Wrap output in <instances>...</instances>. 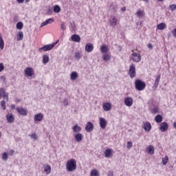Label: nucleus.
Here are the masks:
<instances>
[{
    "instance_id": "18",
    "label": "nucleus",
    "mask_w": 176,
    "mask_h": 176,
    "mask_svg": "<svg viewBox=\"0 0 176 176\" xmlns=\"http://www.w3.org/2000/svg\"><path fill=\"white\" fill-rule=\"evenodd\" d=\"M34 122H42L43 120V114L42 113H39L34 116Z\"/></svg>"
},
{
    "instance_id": "14",
    "label": "nucleus",
    "mask_w": 176,
    "mask_h": 176,
    "mask_svg": "<svg viewBox=\"0 0 176 176\" xmlns=\"http://www.w3.org/2000/svg\"><path fill=\"white\" fill-rule=\"evenodd\" d=\"M8 123H14V115L8 113L6 116Z\"/></svg>"
},
{
    "instance_id": "57",
    "label": "nucleus",
    "mask_w": 176,
    "mask_h": 176,
    "mask_svg": "<svg viewBox=\"0 0 176 176\" xmlns=\"http://www.w3.org/2000/svg\"><path fill=\"white\" fill-rule=\"evenodd\" d=\"M10 155L11 156H13V155H14V151L10 150Z\"/></svg>"
},
{
    "instance_id": "6",
    "label": "nucleus",
    "mask_w": 176,
    "mask_h": 176,
    "mask_svg": "<svg viewBox=\"0 0 176 176\" xmlns=\"http://www.w3.org/2000/svg\"><path fill=\"white\" fill-rule=\"evenodd\" d=\"M129 74L131 79H133V78H135V65H131L129 67Z\"/></svg>"
},
{
    "instance_id": "44",
    "label": "nucleus",
    "mask_w": 176,
    "mask_h": 176,
    "mask_svg": "<svg viewBox=\"0 0 176 176\" xmlns=\"http://www.w3.org/2000/svg\"><path fill=\"white\" fill-rule=\"evenodd\" d=\"M16 28L18 30H23V22H18L16 24Z\"/></svg>"
},
{
    "instance_id": "29",
    "label": "nucleus",
    "mask_w": 176,
    "mask_h": 176,
    "mask_svg": "<svg viewBox=\"0 0 176 176\" xmlns=\"http://www.w3.org/2000/svg\"><path fill=\"white\" fill-rule=\"evenodd\" d=\"M53 21H54V19H48L47 20L41 23V27H45V25H47V24H52Z\"/></svg>"
},
{
    "instance_id": "59",
    "label": "nucleus",
    "mask_w": 176,
    "mask_h": 176,
    "mask_svg": "<svg viewBox=\"0 0 176 176\" xmlns=\"http://www.w3.org/2000/svg\"><path fill=\"white\" fill-rule=\"evenodd\" d=\"M48 13H53V10L48 9Z\"/></svg>"
},
{
    "instance_id": "15",
    "label": "nucleus",
    "mask_w": 176,
    "mask_h": 176,
    "mask_svg": "<svg viewBox=\"0 0 176 176\" xmlns=\"http://www.w3.org/2000/svg\"><path fill=\"white\" fill-rule=\"evenodd\" d=\"M94 50V46L92 43H88L85 45V52L87 53H91V52Z\"/></svg>"
},
{
    "instance_id": "55",
    "label": "nucleus",
    "mask_w": 176,
    "mask_h": 176,
    "mask_svg": "<svg viewBox=\"0 0 176 176\" xmlns=\"http://www.w3.org/2000/svg\"><path fill=\"white\" fill-rule=\"evenodd\" d=\"M107 176H113V172L109 171Z\"/></svg>"
},
{
    "instance_id": "43",
    "label": "nucleus",
    "mask_w": 176,
    "mask_h": 176,
    "mask_svg": "<svg viewBox=\"0 0 176 176\" xmlns=\"http://www.w3.org/2000/svg\"><path fill=\"white\" fill-rule=\"evenodd\" d=\"M136 15L138 16V17H142L144 16V11L138 10V12H136Z\"/></svg>"
},
{
    "instance_id": "22",
    "label": "nucleus",
    "mask_w": 176,
    "mask_h": 176,
    "mask_svg": "<svg viewBox=\"0 0 176 176\" xmlns=\"http://www.w3.org/2000/svg\"><path fill=\"white\" fill-rule=\"evenodd\" d=\"M150 112L153 115L159 113V107H157V106H151L150 108Z\"/></svg>"
},
{
    "instance_id": "8",
    "label": "nucleus",
    "mask_w": 176,
    "mask_h": 176,
    "mask_svg": "<svg viewBox=\"0 0 176 176\" xmlns=\"http://www.w3.org/2000/svg\"><path fill=\"white\" fill-rule=\"evenodd\" d=\"M131 60H133L134 63H140V61H141V55L134 52L131 55Z\"/></svg>"
},
{
    "instance_id": "23",
    "label": "nucleus",
    "mask_w": 176,
    "mask_h": 176,
    "mask_svg": "<svg viewBox=\"0 0 176 176\" xmlns=\"http://www.w3.org/2000/svg\"><path fill=\"white\" fill-rule=\"evenodd\" d=\"M71 39L73 42L79 43L80 42V36H79L78 34H73L71 36Z\"/></svg>"
},
{
    "instance_id": "25",
    "label": "nucleus",
    "mask_w": 176,
    "mask_h": 176,
    "mask_svg": "<svg viewBox=\"0 0 176 176\" xmlns=\"http://www.w3.org/2000/svg\"><path fill=\"white\" fill-rule=\"evenodd\" d=\"M146 151L148 155H153L155 153V148L151 145L146 148Z\"/></svg>"
},
{
    "instance_id": "11",
    "label": "nucleus",
    "mask_w": 176,
    "mask_h": 176,
    "mask_svg": "<svg viewBox=\"0 0 176 176\" xmlns=\"http://www.w3.org/2000/svg\"><path fill=\"white\" fill-rule=\"evenodd\" d=\"M100 126L104 130L107 127V120L104 118H99Z\"/></svg>"
},
{
    "instance_id": "7",
    "label": "nucleus",
    "mask_w": 176,
    "mask_h": 176,
    "mask_svg": "<svg viewBox=\"0 0 176 176\" xmlns=\"http://www.w3.org/2000/svg\"><path fill=\"white\" fill-rule=\"evenodd\" d=\"M16 109L18 113H19V115H21L22 116H27V115H28V110H27L26 109L18 107Z\"/></svg>"
},
{
    "instance_id": "60",
    "label": "nucleus",
    "mask_w": 176,
    "mask_h": 176,
    "mask_svg": "<svg viewBox=\"0 0 176 176\" xmlns=\"http://www.w3.org/2000/svg\"><path fill=\"white\" fill-rule=\"evenodd\" d=\"M122 12H126V8H121Z\"/></svg>"
},
{
    "instance_id": "42",
    "label": "nucleus",
    "mask_w": 176,
    "mask_h": 176,
    "mask_svg": "<svg viewBox=\"0 0 176 176\" xmlns=\"http://www.w3.org/2000/svg\"><path fill=\"white\" fill-rule=\"evenodd\" d=\"M9 159V155H8V153L5 152L2 154V160H4V162H6Z\"/></svg>"
},
{
    "instance_id": "30",
    "label": "nucleus",
    "mask_w": 176,
    "mask_h": 176,
    "mask_svg": "<svg viewBox=\"0 0 176 176\" xmlns=\"http://www.w3.org/2000/svg\"><path fill=\"white\" fill-rule=\"evenodd\" d=\"M167 25L164 23H161L159 25H157V30L160 31H163L165 28H166Z\"/></svg>"
},
{
    "instance_id": "12",
    "label": "nucleus",
    "mask_w": 176,
    "mask_h": 176,
    "mask_svg": "<svg viewBox=\"0 0 176 176\" xmlns=\"http://www.w3.org/2000/svg\"><path fill=\"white\" fill-rule=\"evenodd\" d=\"M94 129V124H93V123H91V122H88L85 126L86 131H87V133H91Z\"/></svg>"
},
{
    "instance_id": "37",
    "label": "nucleus",
    "mask_w": 176,
    "mask_h": 176,
    "mask_svg": "<svg viewBox=\"0 0 176 176\" xmlns=\"http://www.w3.org/2000/svg\"><path fill=\"white\" fill-rule=\"evenodd\" d=\"M24 38V34H23V32H19L17 34V41H23V38Z\"/></svg>"
},
{
    "instance_id": "35",
    "label": "nucleus",
    "mask_w": 176,
    "mask_h": 176,
    "mask_svg": "<svg viewBox=\"0 0 176 176\" xmlns=\"http://www.w3.org/2000/svg\"><path fill=\"white\" fill-rule=\"evenodd\" d=\"M91 176H100V172L97 169H94L90 173Z\"/></svg>"
},
{
    "instance_id": "45",
    "label": "nucleus",
    "mask_w": 176,
    "mask_h": 176,
    "mask_svg": "<svg viewBox=\"0 0 176 176\" xmlns=\"http://www.w3.org/2000/svg\"><path fill=\"white\" fill-rule=\"evenodd\" d=\"M1 106L3 110L6 109V102H5V100H2L1 102Z\"/></svg>"
},
{
    "instance_id": "39",
    "label": "nucleus",
    "mask_w": 176,
    "mask_h": 176,
    "mask_svg": "<svg viewBox=\"0 0 176 176\" xmlns=\"http://www.w3.org/2000/svg\"><path fill=\"white\" fill-rule=\"evenodd\" d=\"M69 28L70 31H75V28H76V25H75V22H70Z\"/></svg>"
},
{
    "instance_id": "17",
    "label": "nucleus",
    "mask_w": 176,
    "mask_h": 176,
    "mask_svg": "<svg viewBox=\"0 0 176 176\" xmlns=\"http://www.w3.org/2000/svg\"><path fill=\"white\" fill-rule=\"evenodd\" d=\"M143 129H144L145 131H151L152 129V125L151 124V122H143Z\"/></svg>"
},
{
    "instance_id": "54",
    "label": "nucleus",
    "mask_w": 176,
    "mask_h": 176,
    "mask_svg": "<svg viewBox=\"0 0 176 176\" xmlns=\"http://www.w3.org/2000/svg\"><path fill=\"white\" fill-rule=\"evenodd\" d=\"M148 49H151V50H152V49H153V45L151 43H148Z\"/></svg>"
},
{
    "instance_id": "38",
    "label": "nucleus",
    "mask_w": 176,
    "mask_h": 176,
    "mask_svg": "<svg viewBox=\"0 0 176 176\" xmlns=\"http://www.w3.org/2000/svg\"><path fill=\"white\" fill-rule=\"evenodd\" d=\"M54 13H60L61 12V8L59 7L58 5H56L54 7Z\"/></svg>"
},
{
    "instance_id": "31",
    "label": "nucleus",
    "mask_w": 176,
    "mask_h": 176,
    "mask_svg": "<svg viewBox=\"0 0 176 176\" xmlns=\"http://www.w3.org/2000/svg\"><path fill=\"white\" fill-rule=\"evenodd\" d=\"M74 58L76 60H78V61H79L82 58V52H75Z\"/></svg>"
},
{
    "instance_id": "16",
    "label": "nucleus",
    "mask_w": 176,
    "mask_h": 176,
    "mask_svg": "<svg viewBox=\"0 0 176 176\" xmlns=\"http://www.w3.org/2000/svg\"><path fill=\"white\" fill-rule=\"evenodd\" d=\"M133 101L134 100L132 99V98L126 97L124 100V104L126 107H132Z\"/></svg>"
},
{
    "instance_id": "51",
    "label": "nucleus",
    "mask_w": 176,
    "mask_h": 176,
    "mask_svg": "<svg viewBox=\"0 0 176 176\" xmlns=\"http://www.w3.org/2000/svg\"><path fill=\"white\" fill-rule=\"evenodd\" d=\"M171 33L173 34V36H174L175 38H176V27L175 28V29H173L172 31H171Z\"/></svg>"
},
{
    "instance_id": "62",
    "label": "nucleus",
    "mask_w": 176,
    "mask_h": 176,
    "mask_svg": "<svg viewBox=\"0 0 176 176\" xmlns=\"http://www.w3.org/2000/svg\"><path fill=\"white\" fill-rule=\"evenodd\" d=\"M31 0H25V2L26 3H28V2H30Z\"/></svg>"
},
{
    "instance_id": "2",
    "label": "nucleus",
    "mask_w": 176,
    "mask_h": 176,
    "mask_svg": "<svg viewBox=\"0 0 176 176\" xmlns=\"http://www.w3.org/2000/svg\"><path fill=\"white\" fill-rule=\"evenodd\" d=\"M145 87H146V84H145V82L137 79L135 81V89L138 90V91H142V90L145 89Z\"/></svg>"
},
{
    "instance_id": "34",
    "label": "nucleus",
    "mask_w": 176,
    "mask_h": 176,
    "mask_svg": "<svg viewBox=\"0 0 176 176\" xmlns=\"http://www.w3.org/2000/svg\"><path fill=\"white\" fill-rule=\"evenodd\" d=\"M50 58L47 54L43 55V64H47L49 63Z\"/></svg>"
},
{
    "instance_id": "5",
    "label": "nucleus",
    "mask_w": 176,
    "mask_h": 176,
    "mask_svg": "<svg viewBox=\"0 0 176 176\" xmlns=\"http://www.w3.org/2000/svg\"><path fill=\"white\" fill-rule=\"evenodd\" d=\"M2 97L6 100V101H9V93L5 91V89L0 88V98Z\"/></svg>"
},
{
    "instance_id": "28",
    "label": "nucleus",
    "mask_w": 176,
    "mask_h": 176,
    "mask_svg": "<svg viewBox=\"0 0 176 176\" xmlns=\"http://www.w3.org/2000/svg\"><path fill=\"white\" fill-rule=\"evenodd\" d=\"M72 130L74 133H79L80 131H82V127H80L79 125L76 124L72 127Z\"/></svg>"
},
{
    "instance_id": "20",
    "label": "nucleus",
    "mask_w": 176,
    "mask_h": 176,
    "mask_svg": "<svg viewBox=\"0 0 176 176\" xmlns=\"http://www.w3.org/2000/svg\"><path fill=\"white\" fill-rule=\"evenodd\" d=\"M76 142H82L83 141V135L82 133H76L74 135Z\"/></svg>"
},
{
    "instance_id": "58",
    "label": "nucleus",
    "mask_w": 176,
    "mask_h": 176,
    "mask_svg": "<svg viewBox=\"0 0 176 176\" xmlns=\"http://www.w3.org/2000/svg\"><path fill=\"white\" fill-rule=\"evenodd\" d=\"M14 108H16V105L12 104L11 105V109H14Z\"/></svg>"
},
{
    "instance_id": "41",
    "label": "nucleus",
    "mask_w": 176,
    "mask_h": 176,
    "mask_svg": "<svg viewBox=\"0 0 176 176\" xmlns=\"http://www.w3.org/2000/svg\"><path fill=\"white\" fill-rule=\"evenodd\" d=\"M110 10H113V12H116V10H118V6H116V4L112 3L110 6Z\"/></svg>"
},
{
    "instance_id": "19",
    "label": "nucleus",
    "mask_w": 176,
    "mask_h": 176,
    "mask_svg": "<svg viewBox=\"0 0 176 176\" xmlns=\"http://www.w3.org/2000/svg\"><path fill=\"white\" fill-rule=\"evenodd\" d=\"M104 153L105 157H107V158L111 157V156L113 155V150L111 148H107L106 149V151H104Z\"/></svg>"
},
{
    "instance_id": "63",
    "label": "nucleus",
    "mask_w": 176,
    "mask_h": 176,
    "mask_svg": "<svg viewBox=\"0 0 176 176\" xmlns=\"http://www.w3.org/2000/svg\"><path fill=\"white\" fill-rule=\"evenodd\" d=\"M159 2H163L164 0H157Z\"/></svg>"
},
{
    "instance_id": "33",
    "label": "nucleus",
    "mask_w": 176,
    "mask_h": 176,
    "mask_svg": "<svg viewBox=\"0 0 176 176\" xmlns=\"http://www.w3.org/2000/svg\"><path fill=\"white\" fill-rule=\"evenodd\" d=\"M155 120L156 123H162V122L163 120V117L160 115H157L155 116Z\"/></svg>"
},
{
    "instance_id": "53",
    "label": "nucleus",
    "mask_w": 176,
    "mask_h": 176,
    "mask_svg": "<svg viewBox=\"0 0 176 176\" xmlns=\"http://www.w3.org/2000/svg\"><path fill=\"white\" fill-rule=\"evenodd\" d=\"M63 102L65 107H67V105H68V100L64 99Z\"/></svg>"
},
{
    "instance_id": "24",
    "label": "nucleus",
    "mask_w": 176,
    "mask_h": 176,
    "mask_svg": "<svg viewBox=\"0 0 176 176\" xmlns=\"http://www.w3.org/2000/svg\"><path fill=\"white\" fill-rule=\"evenodd\" d=\"M79 78V75L76 72H72L70 74V79L71 80H76Z\"/></svg>"
},
{
    "instance_id": "61",
    "label": "nucleus",
    "mask_w": 176,
    "mask_h": 176,
    "mask_svg": "<svg viewBox=\"0 0 176 176\" xmlns=\"http://www.w3.org/2000/svg\"><path fill=\"white\" fill-rule=\"evenodd\" d=\"M173 126L175 127V129H176V122L173 124Z\"/></svg>"
},
{
    "instance_id": "49",
    "label": "nucleus",
    "mask_w": 176,
    "mask_h": 176,
    "mask_svg": "<svg viewBox=\"0 0 176 176\" xmlns=\"http://www.w3.org/2000/svg\"><path fill=\"white\" fill-rule=\"evenodd\" d=\"M169 8L172 12H174V10H176V5L175 4L170 5Z\"/></svg>"
},
{
    "instance_id": "1",
    "label": "nucleus",
    "mask_w": 176,
    "mask_h": 176,
    "mask_svg": "<svg viewBox=\"0 0 176 176\" xmlns=\"http://www.w3.org/2000/svg\"><path fill=\"white\" fill-rule=\"evenodd\" d=\"M66 170L69 173L76 170V160L75 159L69 160L66 163Z\"/></svg>"
},
{
    "instance_id": "36",
    "label": "nucleus",
    "mask_w": 176,
    "mask_h": 176,
    "mask_svg": "<svg viewBox=\"0 0 176 176\" xmlns=\"http://www.w3.org/2000/svg\"><path fill=\"white\" fill-rule=\"evenodd\" d=\"M4 46H5V42L3 41V38H2V36L0 35V49H1V50H3Z\"/></svg>"
},
{
    "instance_id": "26",
    "label": "nucleus",
    "mask_w": 176,
    "mask_h": 176,
    "mask_svg": "<svg viewBox=\"0 0 176 176\" xmlns=\"http://www.w3.org/2000/svg\"><path fill=\"white\" fill-rule=\"evenodd\" d=\"M44 171L45 172V174L49 175L50 173H52V166L50 165H44Z\"/></svg>"
},
{
    "instance_id": "52",
    "label": "nucleus",
    "mask_w": 176,
    "mask_h": 176,
    "mask_svg": "<svg viewBox=\"0 0 176 176\" xmlns=\"http://www.w3.org/2000/svg\"><path fill=\"white\" fill-rule=\"evenodd\" d=\"M5 69V66L3 65V63H0V72H2Z\"/></svg>"
},
{
    "instance_id": "9",
    "label": "nucleus",
    "mask_w": 176,
    "mask_h": 176,
    "mask_svg": "<svg viewBox=\"0 0 176 176\" xmlns=\"http://www.w3.org/2000/svg\"><path fill=\"white\" fill-rule=\"evenodd\" d=\"M24 73L25 74L26 76H33L34 72V68L32 67H26L24 70Z\"/></svg>"
},
{
    "instance_id": "48",
    "label": "nucleus",
    "mask_w": 176,
    "mask_h": 176,
    "mask_svg": "<svg viewBox=\"0 0 176 176\" xmlns=\"http://www.w3.org/2000/svg\"><path fill=\"white\" fill-rule=\"evenodd\" d=\"M132 147H133V142H128L126 148H128V149H131Z\"/></svg>"
},
{
    "instance_id": "64",
    "label": "nucleus",
    "mask_w": 176,
    "mask_h": 176,
    "mask_svg": "<svg viewBox=\"0 0 176 176\" xmlns=\"http://www.w3.org/2000/svg\"><path fill=\"white\" fill-rule=\"evenodd\" d=\"M168 36H171V34H168Z\"/></svg>"
},
{
    "instance_id": "3",
    "label": "nucleus",
    "mask_w": 176,
    "mask_h": 176,
    "mask_svg": "<svg viewBox=\"0 0 176 176\" xmlns=\"http://www.w3.org/2000/svg\"><path fill=\"white\" fill-rule=\"evenodd\" d=\"M58 43V41H57L55 43H53L52 44L44 45L43 47L38 49V51L40 53H42V52H49V50H52L54 46H56Z\"/></svg>"
},
{
    "instance_id": "10",
    "label": "nucleus",
    "mask_w": 176,
    "mask_h": 176,
    "mask_svg": "<svg viewBox=\"0 0 176 176\" xmlns=\"http://www.w3.org/2000/svg\"><path fill=\"white\" fill-rule=\"evenodd\" d=\"M160 130L162 133H165L166 130H168V124L166 122H162L160 125Z\"/></svg>"
},
{
    "instance_id": "47",
    "label": "nucleus",
    "mask_w": 176,
    "mask_h": 176,
    "mask_svg": "<svg viewBox=\"0 0 176 176\" xmlns=\"http://www.w3.org/2000/svg\"><path fill=\"white\" fill-rule=\"evenodd\" d=\"M0 79L2 80V83H3V85H6V78L5 76H1Z\"/></svg>"
},
{
    "instance_id": "27",
    "label": "nucleus",
    "mask_w": 176,
    "mask_h": 176,
    "mask_svg": "<svg viewBox=\"0 0 176 176\" xmlns=\"http://www.w3.org/2000/svg\"><path fill=\"white\" fill-rule=\"evenodd\" d=\"M100 52L103 54H106L108 53V52H109V48L107 45H102L100 47Z\"/></svg>"
},
{
    "instance_id": "13",
    "label": "nucleus",
    "mask_w": 176,
    "mask_h": 176,
    "mask_svg": "<svg viewBox=\"0 0 176 176\" xmlns=\"http://www.w3.org/2000/svg\"><path fill=\"white\" fill-rule=\"evenodd\" d=\"M103 110L108 112L112 109V104L110 102H105L102 104Z\"/></svg>"
},
{
    "instance_id": "40",
    "label": "nucleus",
    "mask_w": 176,
    "mask_h": 176,
    "mask_svg": "<svg viewBox=\"0 0 176 176\" xmlns=\"http://www.w3.org/2000/svg\"><path fill=\"white\" fill-rule=\"evenodd\" d=\"M168 163V156L166 155L164 158H162V164L166 166Z\"/></svg>"
},
{
    "instance_id": "4",
    "label": "nucleus",
    "mask_w": 176,
    "mask_h": 176,
    "mask_svg": "<svg viewBox=\"0 0 176 176\" xmlns=\"http://www.w3.org/2000/svg\"><path fill=\"white\" fill-rule=\"evenodd\" d=\"M109 23L111 27H116V25L119 24V19L115 16H111L109 20Z\"/></svg>"
},
{
    "instance_id": "50",
    "label": "nucleus",
    "mask_w": 176,
    "mask_h": 176,
    "mask_svg": "<svg viewBox=\"0 0 176 176\" xmlns=\"http://www.w3.org/2000/svg\"><path fill=\"white\" fill-rule=\"evenodd\" d=\"M66 25L65 23H62L60 25V30H62L63 31H65V28H66Z\"/></svg>"
},
{
    "instance_id": "46",
    "label": "nucleus",
    "mask_w": 176,
    "mask_h": 176,
    "mask_svg": "<svg viewBox=\"0 0 176 176\" xmlns=\"http://www.w3.org/2000/svg\"><path fill=\"white\" fill-rule=\"evenodd\" d=\"M29 137H31V138H32V140H34V141H36V140H38V135H36L35 133L29 135Z\"/></svg>"
},
{
    "instance_id": "56",
    "label": "nucleus",
    "mask_w": 176,
    "mask_h": 176,
    "mask_svg": "<svg viewBox=\"0 0 176 176\" xmlns=\"http://www.w3.org/2000/svg\"><path fill=\"white\" fill-rule=\"evenodd\" d=\"M19 3H24V0H16Z\"/></svg>"
},
{
    "instance_id": "21",
    "label": "nucleus",
    "mask_w": 176,
    "mask_h": 176,
    "mask_svg": "<svg viewBox=\"0 0 176 176\" xmlns=\"http://www.w3.org/2000/svg\"><path fill=\"white\" fill-rule=\"evenodd\" d=\"M160 75H158L155 79V81L154 82V86L153 87V90L155 91L158 86H159V82H160Z\"/></svg>"
},
{
    "instance_id": "32",
    "label": "nucleus",
    "mask_w": 176,
    "mask_h": 176,
    "mask_svg": "<svg viewBox=\"0 0 176 176\" xmlns=\"http://www.w3.org/2000/svg\"><path fill=\"white\" fill-rule=\"evenodd\" d=\"M102 60H104V61H109V60H111V54H104L102 56Z\"/></svg>"
}]
</instances>
